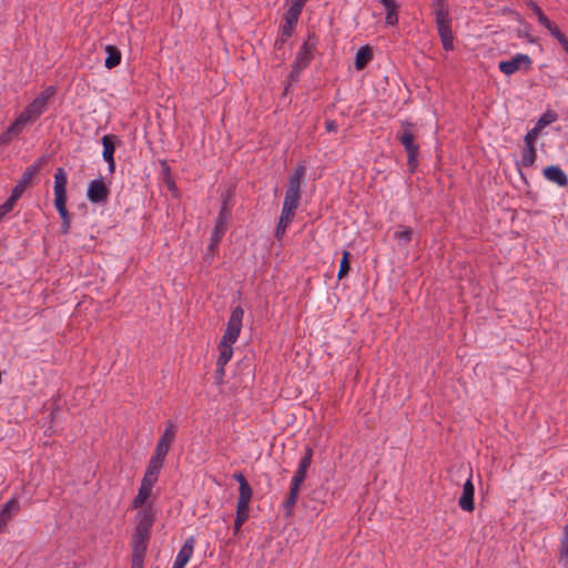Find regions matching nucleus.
<instances>
[{"label": "nucleus", "mask_w": 568, "mask_h": 568, "mask_svg": "<svg viewBox=\"0 0 568 568\" xmlns=\"http://www.w3.org/2000/svg\"><path fill=\"white\" fill-rule=\"evenodd\" d=\"M176 426L172 422H168L163 434L161 435L155 449L150 458L146 471H144V540L146 539V530L152 525L156 516L150 503H148L152 486L156 483L160 470L163 466L165 456L176 435Z\"/></svg>", "instance_id": "f257e3e1"}, {"label": "nucleus", "mask_w": 568, "mask_h": 568, "mask_svg": "<svg viewBox=\"0 0 568 568\" xmlns=\"http://www.w3.org/2000/svg\"><path fill=\"white\" fill-rule=\"evenodd\" d=\"M67 184L68 175L63 168L55 169L54 172V206L62 220L61 231L67 234L70 229V214L67 210Z\"/></svg>", "instance_id": "f03ea898"}, {"label": "nucleus", "mask_w": 568, "mask_h": 568, "mask_svg": "<svg viewBox=\"0 0 568 568\" xmlns=\"http://www.w3.org/2000/svg\"><path fill=\"white\" fill-rule=\"evenodd\" d=\"M312 457H313V449L307 448L305 452V455L300 460L298 467H297L295 475L293 476L292 481H291L290 495L285 501V508L287 510H292L297 503L300 488L306 477L307 469L310 468V466L312 464Z\"/></svg>", "instance_id": "7ed1b4c3"}, {"label": "nucleus", "mask_w": 568, "mask_h": 568, "mask_svg": "<svg viewBox=\"0 0 568 568\" xmlns=\"http://www.w3.org/2000/svg\"><path fill=\"white\" fill-rule=\"evenodd\" d=\"M415 126L409 122H403L400 130L396 134V139L404 146L407 152V164L413 171L417 166V158L419 154V146L415 142Z\"/></svg>", "instance_id": "20e7f679"}, {"label": "nucleus", "mask_w": 568, "mask_h": 568, "mask_svg": "<svg viewBox=\"0 0 568 568\" xmlns=\"http://www.w3.org/2000/svg\"><path fill=\"white\" fill-rule=\"evenodd\" d=\"M55 94L53 87L45 88L19 115L20 122H34L47 109L48 102Z\"/></svg>", "instance_id": "39448f33"}, {"label": "nucleus", "mask_w": 568, "mask_h": 568, "mask_svg": "<svg viewBox=\"0 0 568 568\" xmlns=\"http://www.w3.org/2000/svg\"><path fill=\"white\" fill-rule=\"evenodd\" d=\"M243 316H244V311L241 306H235L232 310L230 320L227 322L226 329L221 339L222 342H224L225 344L226 343L234 344L237 341L239 335L241 333V328H242Z\"/></svg>", "instance_id": "423d86ee"}, {"label": "nucleus", "mask_w": 568, "mask_h": 568, "mask_svg": "<svg viewBox=\"0 0 568 568\" xmlns=\"http://www.w3.org/2000/svg\"><path fill=\"white\" fill-rule=\"evenodd\" d=\"M438 36H450V18L446 0H433Z\"/></svg>", "instance_id": "0eeeda50"}, {"label": "nucleus", "mask_w": 568, "mask_h": 568, "mask_svg": "<svg viewBox=\"0 0 568 568\" xmlns=\"http://www.w3.org/2000/svg\"><path fill=\"white\" fill-rule=\"evenodd\" d=\"M306 173V166L303 163H300L297 168L294 170L293 174L290 176L287 190L285 192V197L288 200L298 201L301 200V185L302 180Z\"/></svg>", "instance_id": "6e6552de"}, {"label": "nucleus", "mask_w": 568, "mask_h": 568, "mask_svg": "<svg viewBox=\"0 0 568 568\" xmlns=\"http://www.w3.org/2000/svg\"><path fill=\"white\" fill-rule=\"evenodd\" d=\"M531 64V59L527 54L518 53L509 60L500 61L498 64L499 70L506 75H511L520 69H528Z\"/></svg>", "instance_id": "1a4fd4ad"}, {"label": "nucleus", "mask_w": 568, "mask_h": 568, "mask_svg": "<svg viewBox=\"0 0 568 568\" xmlns=\"http://www.w3.org/2000/svg\"><path fill=\"white\" fill-rule=\"evenodd\" d=\"M473 470L468 468V477L463 485V493L458 499V506L467 513H471L475 509L474 495L475 488L473 484Z\"/></svg>", "instance_id": "9d476101"}, {"label": "nucleus", "mask_w": 568, "mask_h": 568, "mask_svg": "<svg viewBox=\"0 0 568 568\" xmlns=\"http://www.w3.org/2000/svg\"><path fill=\"white\" fill-rule=\"evenodd\" d=\"M195 538L190 536L185 539L183 546L179 550L172 568H184L193 556L195 547Z\"/></svg>", "instance_id": "9b49d317"}, {"label": "nucleus", "mask_w": 568, "mask_h": 568, "mask_svg": "<svg viewBox=\"0 0 568 568\" xmlns=\"http://www.w3.org/2000/svg\"><path fill=\"white\" fill-rule=\"evenodd\" d=\"M313 49H314V45L312 43H310L308 41H306L303 44V47L300 49L297 57H296V62H295L294 69L292 70V72L290 74L292 80H296L298 77V72L308 64L311 57H312Z\"/></svg>", "instance_id": "f8f14e48"}, {"label": "nucleus", "mask_w": 568, "mask_h": 568, "mask_svg": "<svg viewBox=\"0 0 568 568\" xmlns=\"http://www.w3.org/2000/svg\"><path fill=\"white\" fill-rule=\"evenodd\" d=\"M132 545H133L132 568H142V520L136 523Z\"/></svg>", "instance_id": "ddd939ff"}, {"label": "nucleus", "mask_w": 568, "mask_h": 568, "mask_svg": "<svg viewBox=\"0 0 568 568\" xmlns=\"http://www.w3.org/2000/svg\"><path fill=\"white\" fill-rule=\"evenodd\" d=\"M109 190L101 180L90 182L88 187V199L93 203H100L106 200Z\"/></svg>", "instance_id": "4468645a"}, {"label": "nucleus", "mask_w": 568, "mask_h": 568, "mask_svg": "<svg viewBox=\"0 0 568 568\" xmlns=\"http://www.w3.org/2000/svg\"><path fill=\"white\" fill-rule=\"evenodd\" d=\"M302 10L303 9H301V8L288 4V9L284 16V24L282 26V34L283 36L292 34V32L294 31V29L297 24V21L302 13Z\"/></svg>", "instance_id": "2eb2a0df"}, {"label": "nucleus", "mask_w": 568, "mask_h": 568, "mask_svg": "<svg viewBox=\"0 0 568 568\" xmlns=\"http://www.w3.org/2000/svg\"><path fill=\"white\" fill-rule=\"evenodd\" d=\"M302 10L303 9H301V8L288 4V9L284 16V24L282 26V34L283 36L292 34V32L294 31V29L297 24V21L302 13Z\"/></svg>", "instance_id": "dca6fc26"}, {"label": "nucleus", "mask_w": 568, "mask_h": 568, "mask_svg": "<svg viewBox=\"0 0 568 568\" xmlns=\"http://www.w3.org/2000/svg\"><path fill=\"white\" fill-rule=\"evenodd\" d=\"M544 176L558 186H566L568 184V178L566 173L557 165L545 168Z\"/></svg>", "instance_id": "f3484780"}, {"label": "nucleus", "mask_w": 568, "mask_h": 568, "mask_svg": "<svg viewBox=\"0 0 568 568\" xmlns=\"http://www.w3.org/2000/svg\"><path fill=\"white\" fill-rule=\"evenodd\" d=\"M298 201L284 199L282 213L278 221L280 224L288 227L295 216V211L298 206Z\"/></svg>", "instance_id": "a211bd4d"}, {"label": "nucleus", "mask_w": 568, "mask_h": 568, "mask_svg": "<svg viewBox=\"0 0 568 568\" xmlns=\"http://www.w3.org/2000/svg\"><path fill=\"white\" fill-rule=\"evenodd\" d=\"M114 135H104L102 138L103 152L102 156L109 164V170L112 172L114 170V159L113 154L115 151Z\"/></svg>", "instance_id": "6ab92c4d"}, {"label": "nucleus", "mask_w": 568, "mask_h": 568, "mask_svg": "<svg viewBox=\"0 0 568 568\" xmlns=\"http://www.w3.org/2000/svg\"><path fill=\"white\" fill-rule=\"evenodd\" d=\"M26 125L24 122H20V118L18 116L16 121L0 134V144L8 145L16 136H18Z\"/></svg>", "instance_id": "aec40b11"}, {"label": "nucleus", "mask_w": 568, "mask_h": 568, "mask_svg": "<svg viewBox=\"0 0 568 568\" xmlns=\"http://www.w3.org/2000/svg\"><path fill=\"white\" fill-rule=\"evenodd\" d=\"M47 163V158L45 156H41L33 164L29 165L20 181L26 184V185H29L32 181V179L38 174V172L42 169V166Z\"/></svg>", "instance_id": "412c9836"}, {"label": "nucleus", "mask_w": 568, "mask_h": 568, "mask_svg": "<svg viewBox=\"0 0 568 568\" xmlns=\"http://www.w3.org/2000/svg\"><path fill=\"white\" fill-rule=\"evenodd\" d=\"M225 231H226L225 209H223L221 211V213H220L219 220H217V222L215 224V227H214V231H213V234H212L211 244H210V248L211 250H214V247L217 245V243L220 242V240L224 235Z\"/></svg>", "instance_id": "4be33fe9"}, {"label": "nucleus", "mask_w": 568, "mask_h": 568, "mask_svg": "<svg viewBox=\"0 0 568 568\" xmlns=\"http://www.w3.org/2000/svg\"><path fill=\"white\" fill-rule=\"evenodd\" d=\"M106 58L104 60V67L106 69H113L121 62V52L115 45L106 44L104 48Z\"/></svg>", "instance_id": "5701e85b"}, {"label": "nucleus", "mask_w": 568, "mask_h": 568, "mask_svg": "<svg viewBox=\"0 0 568 568\" xmlns=\"http://www.w3.org/2000/svg\"><path fill=\"white\" fill-rule=\"evenodd\" d=\"M231 343H224L220 342L219 348H220V355L216 362V365L219 367L220 373H223L224 366L226 363L232 358L233 355V348Z\"/></svg>", "instance_id": "b1692460"}, {"label": "nucleus", "mask_w": 568, "mask_h": 568, "mask_svg": "<svg viewBox=\"0 0 568 568\" xmlns=\"http://www.w3.org/2000/svg\"><path fill=\"white\" fill-rule=\"evenodd\" d=\"M19 509V503L16 499H10L6 503L4 507L0 511V531L7 525L9 519L16 514Z\"/></svg>", "instance_id": "393cba45"}, {"label": "nucleus", "mask_w": 568, "mask_h": 568, "mask_svg": "<svg viewBox=\"0 0 568 568\" xmlns=\"http://www.w3.org/2000/svg\"><path fill=\"white\" fill-rule=\"evenodd\" d=\"M373 59L372 48L368 45L362 47L355 57L356 70H363Z\"/></svg>", "instance_id": "a878e982"}, {"label": "nucleus", "mask_w": 568, "mask_h": 568, "mask_svg": "<svg viewBox=\"0 0 568 568\" xmlns=\"http://www.w3.org/2000/svg\"><path fill=\"white\" fill-rule=\"evenodd\" d=\"M253 496V490L250 484L239 487V498L236 507L250 508V503Z\"/></svg>", "instance_id": "bb28decb"}, {"label": "nucleus", "mask_w": 568, "mask_h": 568, "mask_svg": "<svg viewBox=\"0 0 568 568\" xmlns=\"http://www.w3.org/2000/svg\"><path fill=\"white\" fill-rule=\"evenodd\" d=\"M559 561L565 568H568V524L565 526L564 534L560 539Z\"/></svg>", "instance_id": "cd10ccee"}, {"label": "nucleus", "mask_w": 568, "mask_h": 568, "mask_svg": "<svg viewBox=\"0 0 568 568\" xmlns=\"http://www.w3.org/2000/svg\"><path fill=\"white\" fill-rule=\"evenodd\" d=\"M536 158H537V153H536L535 145L525 144V149L523 151V156H521V165L526 166V168L534 165Z\"/></svg>", "instance_id": "c85d7f7f"}, {"label": "nucleus", "mask_w": 568, "mask_h": 568, "mask_svg": "<svg viewBox=\"0 0 568 568\" xmlns=\"http://www.w3.org/2000/svg\"><path fill=\"white\" fill-rule=\"evenodd\" d=\"M386 9V23L389 24V26H394L397 23L398 21V17H397V13H398V6L396 3V1H392L390 3H386V4H383Z\"/></svg>", "instance_id": "c756f323"}, {"label": "nucleus", "mask_w": 568, "mask_h": 568, "mask_svg": "<svg viewBox=\"0 0 568 568\" xmlns=\"http://www.w3.org/2000/svg\"><path fill=\"white\" fill-rule=\"evenodd\" d=\"M250 508L236 507V517L234 520V532L237 534L243 524L248 518Z\"/></svg>", "instance_id": "7c9ffc66"}, {"label": "nucleus", "mask_w": 568, "mask_h": 568, "mask_svg": "<svg viewBox=\"0 0 568 568\" xmlns=\"http://www.w3.org/2000/svg\"><path fill=\"white\" fill-rule=\"evenodd\" d=\"M351 253L348 251H343V254H342V260H341V264H339V270H338V273H337V278L338 280H343L349 272V258H351Z\"/></svg>", "instance_id": "2f4dec72"}, {"label": "nucleus", "mask_w": 568, "mask_h": 568, "mask_svg": "<svg viewBox=\"0 0 568 568\" xmlns=\"http://www.w3.org/2000/svg\"><path fill=\"white\" fill-rule=\"evenodd\" d=\"M538 22L547 28V30L551 33V36H564L558 26L550 21L548 17L545 13H540L539 17H537Z\"/></svg>", "instance_id": "473e14b6"}, {"label": "nucleus", "mask_w": 568, "mask_h": 568, "mask_svg": "<svg viewBox=\"0 0 568 568\" xmlns=\"http://www.w3.org/2000/svg\"><path fill=\"white\" fill-rule=\"evenodd\" d=\"M556 120H557V114L552 111H548L541 115V118L538 120L536 125L542 130L545 126L551 124Z\"/></svg>", "instance_id": "72a5a7b5"}, {"label": "nucleus", "mask_w": 568, "mask_h": 568, "mask_svg": "<svg viewBox=\"0 0 568 568\" xmlns=\"http://www.w3.org/2000/svg\"><path fill=\"white\" fill-rule=\"evenodd\" d=\"M27 186L28 185H26L21 181H19L18 184L13 187L11 195L9 196L8 200H10V202H13L16 204L17 201L21 197V195L24 192Z\"/></svg>", "instance_id": "f704fd0d"}, {"label": "nucleus", "mask_w": 568, "mask_h": 568, "mask_svg": "<svg viewBox=\"0 0 568 568\" xmlns=\"http://www.w3.org/2000/svg\"><path fill=\"white\" fill-rule=\"evenodd\" d=\"M541 132V129L538 128L537 125H535L531 130H529L527 132V134L525 135V144H531V145H535V142L538 138V135L540 134Z\"/></svg>", "instance_id": "c9c22d12"}, {"label": "nucleus", "mask_w": 568, "mask_h": 568, "mask_svg": "<svg viewBox=\"0 0 568 568\" xmlns=\"http://www.w3.org/2000/svg\"><path fill=\"white\" fill-rule=\"evenodd\" d=\"M412 233L413 232L409 227H404L395 232V237L399 243H408L412 240Z\"/></svg>", "instance_id": "e433bc0d"}, {"label": "nucleus", "mask_w": 568, "mask_h": 568, "mask_svg": "<svg viewBox=\"0 0 568 568\" xmlns=\"http://www.w3.org/2000/svg\"><path fill=\"white\" fill-rule=\"evenodd\" d=\"M14 206L13 202H10V200H7L2 205H0V221L12 211Z\"/></svg>", "instance_id": "4c0bfd02"}, {"label": "nucleus", "mask_w": 568, "mask_h": 568, "mask_svg": "<svg viewBox=\"0 0 568 568\" xmlns=\"http://www.w3.org/2000/svg\"><path fill=\"white\" fill-rule=\"evenodd\" d=\"M526 6L532 10V12L539 17L540 13H544L541 8L534 0H524Z\"/></svg>", "instance_id": "58836bf2"}, {"label": "nucleus", "mask_w": 568, "mask_h": 568, "mask_svg": "<svg viewBox=\"0 0 568 568\" xmlns=\"http://www.w3.org/2000/svg\"><path fill=\"white\" fill-rule=\"evenodd\" d=\"M162 173H163V175H164V181H165V183H166L168 187H169L170 190H173V187H174V183H173V181H172V180L170 179V176H169V168L165 165V163H163V170H162Z\"/></svg>", "instance_id": "ea45409f"}, {"label": "nucleus", "mask_w": 568, "mask_h": 568, "mask_svg": "<svg viewBox=\"0 0 568 568\" xmlns=\"http://www.w3.org/2000/svg\"><path fill=\"white\" fill-rule=\"evenodd\" d=\"M443 48L448 51L454 48V38H442Z\"/></svg>", "instance_id": "a19ab883"}, {"label": "nucleus", "mask_w": 568, "mask_h": 568, "mask_svg": "<svg viewBox=\"0 0 568 568\" xmlns=\"http://www.w3.org/2000/svg\"><path fill=\"white\" fill-rule=\"evenodd\" d=\"M233 478L239 483V486L241 487L243 485H247L248 481L245 479L244 475L242 473H234Z\"/></svg>", "instance_id": "79ce46f5"}, {"label": "nucleus", "mask_w": 568, "mask_h": 568, "mask_svg": "<svg viewBox=\"0 0 568 568\" xmlns=\"http://www.w3.org/2000/svg\"><path fill=\"white\" fill-rule=\"evenodd\" d=\"M286 226L282 225V224H277L276 226V230H275V236L277 240H281L283 237V235L285 234L286 232Z\"/></svg>", "instance_id": "37998d69"}, {"label": "nucleus", "mask_w": 568, "mask_h": 568, "mask_svg": "<svg viewBox=\"0 0 568 568\" xmlns=\"http://www.w3.org/2000/svg\"><path fill=\"white\" fill-rule=\"evenodd\" d=\"M142 506V485L138 489V494L134 498V507L140 508Z\"/></svg>", "instance_id": "c03bdc74"}, {"label": "nucleus", "mask_w": 568, "mask_h": 568, "mask_svg": "<svg viewBox=\"0 0 568 568\" xmlns=\"http://www.w3.org/2000/svg\"><path fill=\"white\" fill-rule=\"evenodd\" d=\"M308 0H286L287 4L303 9Z\"/></svg>", "instance_id": "a18cd8bd"}, {"label": "nucleus", "mask_w": 568, "mask_h": 568, "mask_svg": "<svg viewBox=\"0 0 568 568\" xmlns=\"http://www.w3.org/2000/svg\"><path fill=\"white\" fill-rule=\"evenodd\" d=\"M326 129H327V131H335L337 129V125L334 121H327Z\"/></svg>", "instance_id": "49530a36"}, {"label": "nucleus", "mask_w": 568, "mask_h": 568, "mask_svg": "<svg viewBox=\"0 0 568 568\" xmlns=\"http://www.w3.org/2000/svg\"><path fill=\"white\" fill-rule=\"evenodd\" d=\"M562 47L568 52V39L567 38H559Z\"/></svg>", "instance_id": "de8ad7c7"}]
</instances>
